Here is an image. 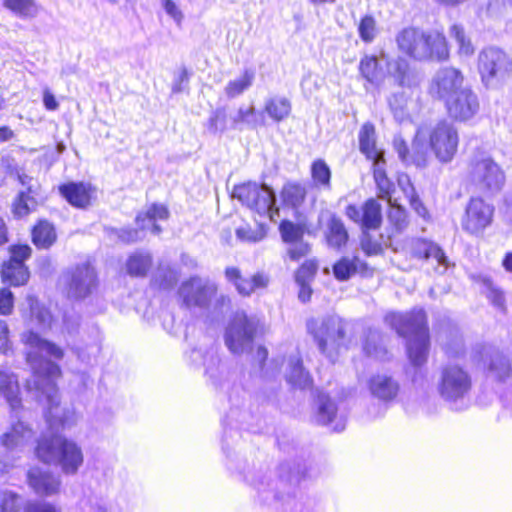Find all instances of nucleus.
<instances>
[{
  "label": "nucleus",
  "mask_w": 512,
  "mask_h": 512,
  "mask_svg": "<svg viewBox=\"0 0 512 512\" xmlns=\"http://www.w3.org/2000/svg\"><path fill=\"white\" fill-rule=\"evenodd\" d=\"M489 371L495 379L504 381L510 376L511 364L504 355L496 353L491 358Z\"/></svg>",
  "instance_id": "nucleus-48"
},
{
  "label": "nucleus",
  "mask_w": 512,
  "mask_h": 512,
  "mask_svg": "<svg viewBox=\"0 0 512 512\" xmlns=\"http://www.w3.org/2000/svg\"><path fill=\"white\" fill-rule=\"evenodd\" d=\"M421 132L418 131L413 142V152L410 154L407 143L401 136H395L393 147L399 158L405 164H414L417 167L424 168L429 163V154L423 145L420 144Z\"/></svg>",
  "instance_id": "nucleus-19"
},
{
  "label": "nucleus",
  "mask_w": 512,
  "mask_h": 512,
  "mask_svg": "<svg viewBox=\"0 0 512 512\" xmlns=\"http://www.w3.org/2000/svg\"><path fill=\"white\" fill-rule=\"evenodd\" d=\"M385 322L406 338L407 354L414 366L423 365L428 356L429 334L427 318L423 309L411 312H392L385 316Z\"/></svg>",
  "instance_id": "nucleus-2"
},
{
  "label": "nucleus",
  "mask_w": 512,
  "mask_h": 512,
  "mask_svg": "<svg viewBox=\"0 0 512 512\" xmlns=\"http://www.w3.org/2000/svg\"><path fill=\"white\" fill-rule=\"evenodd\" d=\"M345 214L365 229H377L382 222L381 205L373 198L368 199L361 208L348 205Z\"/></svg>",
  "instance_id": "nucleus-18"
},
{
  "label": "nucleus",
  "mask_w": 512,
  "mask_h": 512,
  "mask_svg": "<svg viewBox=\"0 0 512 512\" xmlns=\"http://www.w3.org/2000/svg\"><path fill=\"white\" fill-rule=\"evenodd\" d=\"M358 33L362 41L371 43L378 33L376 20L371 15L364 16L358 25Z\"/></svg>",
  "instance_id": "nucleus-50"
},
{
  "label": "nucleus",
  "mask_w": 512,
  "mask_h": 512,
  "mask_svg": "<svg viewBox=\"0 0 512 512\" xmlns=\"http://www.w3.org/2000/svg\"><path fill=\"white\" fill-rule=\"evenodd\" d=\"M468 85L465 84L463 73L454 67L439 69L432 78L429 93L443 102L457 94Z\"/></svg>",
  "instance_id": "nucleus-15"
},
{
  "label": "nucleus",
  "mask_w": 512,
  "mask_h": 512,
  "mask_svg": "<svg viewBox=\"0 0 512 512\" xmlns=\"http://www.w3.org/2000/svg\"><path fill=\"white\" fill-rule=\"evenodd\" d=\"M19 181L24 189L19 192L13 203V212L15 216L23 217L28 215L36 205L33 196L36 194V187L33 184V179L25 174L19 175Z\"/></svg>",
  "instance_id": "nucleus-25"
},
{
  "label": "nucleus",
  "mask_w": 512,
  "mask_h": 512,
  "mask_svg": "<svg viewBox=\"0 0 512 512\" xmlns=\"http://www.w3.org/2000/svg\"><path fill=\"white\" fill-rule=\"evenodd\" d=\"M226 128V112L224 109H217L212 112L208 120V129L212 133L224 131Z\"/></svg>",
  "instance_id": "nucleus-56"
},
{
  "label": "nucleus",
  "mask_w": 512,
  "mask_h": 512,
  "mask_svg": "<svg viewBox=\"0 0 512 512\" xmlns=\"http://www.w3.org/2000/svg\"><path fill=\"white\" fill-rule=\"evenodd\" d=\"M179 296L187 308L208 309L214 301V312L222 313L230 306V299L225 295L217 296L215 283L198 276L183 282L179 288Z\"/></svg>",
  "instance_id": "nucleus-7"
},
{
  "label": "nucleus",
  "mask_w": 512,
  "mask_h": 512,
  "mask_svg": "<svg viewBox=\"0 0 512 512\" xmlns=\"http://www.w3.org/2000/svg\"><path fill=\"white\" fill-rule=\"evenodd\" d=\"M24 512H60L54 505L41 502L31 501L28 502L24 507Z\"/></svg>",
  "instance_id": "nucleus-61"
},
{
  "label": "nucleus",
  "mask_w": 512,
  "mask_h": 512,
  "mask_svg": "<svg viewBox=\"0 0 512 512\" xmlns=\"http://www.w3.org/2000/svg\"><path fill=\"white\" fill-rule=\"evenodd\" d=\"M0 394L8 402L12 418L17 419L11 427L0 437L1 445L8 451L20 450L27 445L32 437L33 431L28 427L19 415L21 399L19 398V387L15 375L0 371Z\"/></svg>",
  "instance_id": "nucleus-4"
},
{
  "label": "nucleus",
  "mask_w": 512,
  "mask_h": 512,
  "mask_svg": "<svg viewBox=\"0 0 512 512\" xmlns=\"http://www.w3.org/2000/svg\"><path fill=\"white\" fill-rule=\"evenodd\" d=\"M306 196V190L299 184H287L283 187L281 197L285 205L297 208Z\"/></svg>",
  "instance_id": "nucleus-46"
},
{
  "label": "nucleus",
  "mask_w": 512,
  "mask_h": 512,
  "mask_svg": "<svg viewBox=\"0 0 512 512\" xmlns=\"http://www.w3.org/2000/svg\"><path fill=\"white\" fill-rule=\"evenodd\" d=\"M365 264L358 257H343L333 266V272L336 279L340 281L348 280L358 270L364 268Z\"/></svg>",
  "instance_id": "nucleus-42"
},
{
  "label": "nucleus",
  "mask_w": 512,
  "mask_h": 512,
  "mask_svg": "<svg viewBox=\"0 0 512 512\" xmlns=\"http://www.w3.org/2000/svg\"><path fill=\"white\" fill-rule=\"evenodd\" d=\"M387 65L388 74L401 87H410L414 84V75L410 70L409 63L403 58H397L389 61L386 54L382 55Z\"/></svg>",
  "instance_id": "nucleus-31"
},
{
  "label": "nucleus",
  "mask_w": 512,
  "mask_h": 512,
  "mask_svg": "<svg viewBox=\"0 0 512 512\" xmlns=\"http://www.w3.org/2000/svg\"><path fill=\"white\" fill-rule=\"evenodd\" d=\"M471 387V376L459 365L448 364L440 370L436 382L437 392L440 398L453 408L461 409L464 407Z\"/></svg>",
  "instance_id": "nucleus-8"
},
{
  "label": "nucleus",
  "mask_w": 512,
  "mask_h": 512,
  "mask_svg": "<svg viewBox=\"0 0 512 512\" xmlns=\"http://www.w3.org/2000/svg\"><path fill=\"white\" fill-rule=\"evenodd\" d=\"M384 157L378 160L373 161L374 166V178L378 185L379 190L382 193V198L388 196L391 191L392 183L386 176L384 169Z\"/></svg>",
  "instance_id": "nucleus-49"
},
{
  "label": "nucleus",
  "mask_w": 512,
  "mask_h": 512,
  "mask_svg": "<svg viewBox=\"0 0 512 512\" xmlns=\"http://www.w3.org/2000/svg\"><path fill=\"white\" fill-rule=\"evenodd\" d=\"M191 360L196 364H203L205 372L209 375L216 387L223 386L221 378L226 374L225 369L220 367V360L214 348H211L202 354L200 349H193L191 352Z\"/></svg>",
  "instance_id": "nucleus-23"
},
{
  "label": "nucleus",
  "mask_w": 512,
  "mask_h": 512,
  "mask_svg": "<svg viewBox=\"0 0 512 512\" xmlns=\"http://www.w3.org/2000/svg\"><path fill=\"white\" fill-rule=\"evenodd\" d=\"M444 103L448 115L460 122L472 119L480 108L478 96L469 85L448 98Z\"/></svg>",
  "instance_id": "nucleus-17"
},
{
  "label": "nucleus",
  "mask_w": 512,
  "mask_h": 512,
  "mask_svg": "<svg viewBox=\"0 0 512 512\" xmlns=\"http://www.w3.org/2000/svg\"><path fill=\"white\" fill-rule=\"evenodd\" d=\"M411 255L418 259H435L438 265L443 267L441 272L447 268V257L443 250L434 242L426 239H413L410 244Z\"/></svg>",
  "instance_id": "nucleus-26"
},
{
  "label": "nucleus",
  "mask_w": 512,
  "mask_h": 512,
  "mask_svg": "<svg viewBox=\"0 0 512 512\" xmlns=\"http://www.w3.org/2000/svg\"><path fill=\"white\" fill-rule=\"evenodd\" d=\"M494 207L480 197H472L461 221L462 229L474 235L483 232L493 220Z\"/></svg>",
  "instance_id": "nucleus-16"
},
{
  "label": "nucleus",
  "mask_w": 512,
  "mask_h": 512,
  "mask_svg": "<svg viewBox=\"0 0 512 512\" xmlns=\"http://www.w3.org/2000/svg\"><path fill=\"white\" fill-rule=\"evenodd\" d=\"M31 315L32 321H34L40 329L45 330L51 327L52 315L48 309L39 306L32 307Z\"/></svg>",
  "instance_id": "nucleus-54"
},
{
  "label": "nucleus",
  "mask_w": 512,
  "mask_h": 512,
  "mask_svg": "<svg viewBox=\"0 0 512 512\" xmlns=\"http://www.w3.org/2000/svg\"><path fill=\"white\" fill-rule=\"evenodd\" d=\"M408 99L409 96L405 91L392 93L388 97L387 101L390 111L393 114L394 119L399 123L410 120V114L408 111Z\"/></svg>",
  "instance_id": "nucleus-39"
},
{
  "label": "nucleus",
  "mask_w": 512,
  "mask_h": 512,
  "mask_svg": "<svg viewBox=\"0 0 512 512\" xmlns=\"http://www.w3.org/2000/svg\"><path fill=\"white\" fill-rule=\"evenodd\" d=\"M316 421L336 432L343 431L346 425L345 417L337 413L336 403L325 394L318 395Z\"/></svg>",
  "instance_id": "nucleus-21"
},
{
  "label": "nucleus",
  "mask_w": 512,
  "mask_h": 512,
  "mask_svg": "<svg viewBox=\"0 0 512 512\" xmlns=\"http://www.w3.org/2000/svg\"><path fill=\"white\" fill-rule=\"evenodd\" d=\"M1 276L4 283L13 286L24 285L29 279V271L25 264H17L11 261L4 263Z\"/></svg>",
  "instance_id": "nucleus-38"
},
{
  "label": "nucleus",
  "mask_w": 512,
  "mask_h": 512,
  "mask_svg": "<svg viewBox=\"0 0 512 512\" xmlns=\"http://www.w3.org/2000/svg\"><path fill=\"white\" fill-rule=\"evenodd\" d=\"M232 196L261 218L277 222L279 209L275 207L276 196L267 185L251 182L237 185L233 189Z\"/></svg>",
  "instance_id": "nucleus-10"
},
{
  "label": "nucleus",
  "mask_w": 512,
  "mask_h": 512,
  "mask_svg": "<svg viewBox=\"0 0 512 512\" xmlns=\"http://www.w3.org/2000/svg\"><path fill=\"white\" fill-rule=\"evenodd\" d=\"M363 350L366 355L383 359L386 355L383 336L378 330L369 329L363 344Z\"/></svg>",
  "instance_id": "nucleus-43"
},
{
  "label": "nucleus",
  "mask_w": 512,
  "mask_h": 512,
  "mask_svg": "<svg viewBox=\"0 0 512 512\" xmlns=\"http://www.w3.org/2000/svg\"><path fill=\"white\" fill-rule=\"evenodd\" d=\"M478 70L485 86H493L510 75L512 61L501 49L487 47L479 53Z\"/></svg>",
  "instance_id": "nucleus-11"
},
{
  "label": "nucleus",
  "mask_w": 512,
  "mask_h": 512,
  "mask_svg": "<svg viewBox=\"0 0 512 512\" xmlns=\"http://www.w3.org/2000/svg\"><path fill=\"white\" fill-rule=\"evenodd\" d=\"M325 238L330 248L339 250L346 245L348 232L340 218L334 215L330 216L325 231Z\"/></svg>",
  "instance_id": "nucleus-33"
},
{
  "label": "nucleus",
  "mask_w": 512,
  "mask_h": 512,
  "mask_svg": "<svg viewBox=\"0 0 512 512\" xmlns=\"http://www.w3.org/2000/svg\"><path fill=\"white\" fill-rule=\"evenodd\" d=\"M160 4L165 12L177 23L183 20V13L173 0H160Z\"/></svg>",
  "instance_id": "nucleus-60"
},
{
  "label": "nucleus",
  "mask_w": 512,
  "mask_h": 512,
  "mask_svg": "<svg viewBox=\"0 0 512 512\" xmlns=\"http://www.w3.org/2000/svg\"><path fill=\"white\" fill-rule=\"evenodd\" d=\"M29 486L38 495L50 496L58 492L61 481L49 471L34 467L27 474Z\"/></svg>",
  "instance_id": "nucleus-22"
},
{
  "label": "nucleus",
  "mask_w": 512,
  "mask_h": 512,
  "mask_svg": "<svg viewBox=\"0 0 512 512\" xmlns=\"http://www.w3.org/2000/svg\"><path fill=\"white\" fill-rule=\"evenodd\" d=\"M290 246L287 250L289 258L293 261H299L301 258L307 256L310 252V246L303 239L289 243Z\"/></svg>",
  "instance_id": "nucleus-55"
},
{
  "label": "nucleus",
  "mask_w": 512,
  "mask_h": 512,
  "mask_svg": "<svg viewBox=\"0 0 512 512\" xmlns=\"http://www.w3.org/2000/svg\"><path fill=\"white\" fill-rule=\"evenodd\" d=\"M406 180L408 183V188H404L405 196L409 199L410 205L415 210V212L422 218H426L428 216L426 207L422 204L419 197L417 196L415 188L411 184L410 179L406 178Z\"/></svg>",
  "instance_id": "nucleus-53"
},
{
  "label": "nucleus",
  "mask_w": 512,
  "mask_h": 512,
  "mask_svg": "<svg viewBox=\"0 0 512 512\" xmlns=\"http://www.w3.org/2000/svg\"><path fill=\"white\" fill-rule=\"evenodd\" d=\"M232 122L235 128H241L242 125H246L251 129H255L259 126L266 125V119L262 112H256L253 106L243 107L241 106L235 116L232 118Z\"/></svg>",
  "instance_id": "nucleus-37"
},
{
  "label": "nucleus",
  "mask_w": 512,
  "mask_h": 512,
  "mask_svg": "<svg viewBox=\"0 0 512 512\" xmlns=\"http://www.w3.org/2000/svg\"><path fill=\"white\" fill-rule=\"evenodd\" d=\"M61 195L73 206L84 208L90 204L92 188L85 183H68L59 187Z\"/></svg>",
  "instance_id": "nucleus-27"
},
{
  "label": "nucleus",
  "mask_w": 512,
  "mask_h": 512,
  "mask_svg": "<svg viewBox=\"0 0 512 512\" xmlns=\"http://www.w3.org/2000/svg\"><path fill=\"white\" fill-rule=\"evenodd\" d=\"M237 238L242 241L257 242L263 238L262 232H255L249 227H239L236 229Z\"/></svg>",
  "instance_id": "nucleus-62"
},
{
  "label": "nucleus",
  "mask_w": 512,
  "mask_h": 512,
  "mask_svg": "<svg viewBox=\"0 0 512 512\" xmlns=\"http://www.w3.org/2000/svg\"><path fill=\"white\" fill-rule=\"evenodd\" d=\"M255 73L250 69H245L243 74L234 80H231L225 86V94L228 98H235L249 89L254 81Z\"/></svg>",
  "instance_id": "nucleus-44"
},
{
  "label": "nucleus",
  "mask_w": 512,
  "mask_h": 512,
  "mask_svg": "<svg viewBox=\"0 0 512 512\" xmlns=\"http://www.w3.org/2000/svg\"><path fill=\"white\" fill-rule=\"evenodd\" d=\"M449 36L457 44V53L461 57H470L474 54L475 48L471 39L466 35L465 29L460 24H453L449 28Z\"/></svg>",
  "instance_id": "nucleus-41"
},
{
  "label": "nucleus",
  "mask_w": 512,
  "mask_h": 512,
  "mask_svg": "<svg viewBox=\"0 0 512 512\" xmlns=\"http://www.w3.org/2000/svg\"><path fill=\"white\" fill-rule=\"evenodd\" d=\"M14 304L13 293L8 289L0 290V314L8 315L12 312Z\"/></svg>",
  "instance_id": "nucleus-59"
},
{
  "label": "nucleus",
  "mask_w": 512,
  "mask_h": 512,
  "mask_svg": "<svg viewBox=\"0 0 512 512\" xmlns=\"http://www.w3.org/2000/svg\"><path fill=\"white\" fill-rule=\"evenodd\" d=\"M505 178L503 169L491 156L478 153L470 159L468 179L480 192L491 195L499 192Z\"/></svg>",
  "instance_id": "nucleus-9"
},
{
  "label": "nucleus",
  "mask_w": 512,
  "mask_h": 512,
  "mask_svg": "<svg viewBox=\"0 0 512 512\" xmlns=\"http://www.w3.org/2000/svg\"><path fill=\"white\" fill-rule=\"evenodd\" d=\"M396 42L401 52L416 60L444 61L449 57L446 37L437 31L407 27L397 34Z\"/></svg>",
  "instance_id": "nucleus-3"
},
{
  "label": "nucleus",
  "mask_w": 512,
  "mask_h": 512,
  "mask_svg": "<svg viewBox=\"0 0 512 512\" xmlns=\"http://www.w3.org/2000/svg\"><path fill=\"white\" fill-rule=\"evenodd\" d=\"M389 219L392 222H395V225L398 230L403 229L406 225L405 211L400 207H393V209L389 213Z\"/></svg>",
  "instance_id": "nucleus-64"
},
{
  "label": "nucleus",
  "mask_w": 512,
  "mask_h": 512,
  "mask_svg": "<svg viewBox=\"0 0 512 512\" xmlns=\"http://www.w3.org/2000/svg\"><path fill=\"white\" fill-rule=\"evenodd\" d=\"M142 229H133V228H125V229H112L111 232L114 233L117 238L123 243H134L143 238Z\"/></svg>",
  "instance_id": "nucleus-57"
},
{
  "label": "nucleus",
  "mask_w": 512,
  "mask_h": 512,
  "mask_svg": "<svg viewBox=\"0 0 512 512\" xmlns=\"http://www.w3.org/2000/svg\"><path fill=\"white\" fill-rule=\"evenodd\" d=\"M292 105L288 98L283 96H272L265 100L263 114L266 113L274 122H282L291 113Z\"/></svg>",
  "instance_id": "nucleus-32"
},
{
  "label": "nucleus",
  "mask_w": 512,
  "mask_h": 512,
  "mask_svg": "<svg viewBox=\"0 0 512 512\" xmlns=\"http://www.w3.org/2000/svg\"><path fill=\"white\" fill-rule=\"evenodd\" d=\"M20 509L19 496L11 491L0 492V512H18Z\"/></svg>",
  "instance_id": "nucleus-52"
},
{
  "label": "nucleus",
  "mask_w": 512,
  "mask_h": 512,
  "mask_svg": "<svg viewBox=\"0 0 512 512\" xmlns=\"http://www.w3.org/2000/svg\"><path fill=\"white\" fill-rule=\"evenodd\" d=\"M258 322L244 312H237L225 332V344L233 354H242L251 349Z\"/></svg>",
  "instance_id": "nucleus-12"
},
{
  "label": "nucleus",
  "mask_w": 512,
  "mask_h": 512,
  "mask_svg": "<svg viewBox=\"0 0 512 512\" xmlns=\"http://www.w3.org/2000/svg\"><path fill=\"white\" fill-rule=\"evenodd\" d=\"M36 455L44 463L57 465L66 475H74L83 465L81 447L62 436L43 437L38 441Z\"/></svg>",
  "instance_id": "nucleus-5"
},
{
  "label": "nucleus",
  "mask_w": 512,
  "mask_h": 512,
  "mask_svg": "<svg viewBox=\"0 0 512 512\" xmlns=\"http://www.w3.org/2000/svg\"><path fill=\"white\" fill-rule=\"evenodd\" d=\"M311 176L317 187L331 188V170L324 160L317 159L312 163Z\"/></svg>",
  "instance_id": "nucleus-45"
},
{
  "label": "nucleus",
  "mask_w": 512,
  "mask_h": 512,
  "mask_svg": "<svg viewBox=\"0 0 512 512\" xmlns=\"http://www.w3.org/2000/svg\"><path fill=\"white\" fill-rule=\"evenodd\" d=\"M286 379L292 386L300 389L307 388L312 383L310 374L305 371L302 361L298 356H291L289 358Z\"/></svg>",
  "instance_id": "nucleus-34"
},
{
  "label": "nucleus",
  "mask_w": 512,
  "mask_h": 512,
  "mask_svg": "<svg viewBox=\"0 0 512 512\" xmlns=\"http://www.w3.org/2000/svg\"><path fill=\"white\" fill-rule=\"evenodd\" d=\"M21 340L26 346V359L32 369V377L27 381L28 389L35 391L38 401L46 404L45 417L49 425L63 424V419L58 413L59 398L56 386L61 370L56 363L43 356L48 355L60 360L64 355L63 350L32 330L24 332Z\"/></svg>",
  "instance_id": "nucleus-1"
},
{
  "label": "nucleus",
  "mask_w": 512,
  "mask_h": 512,
  "mask_svg": "<svg viewBox=\"0 0 512 512\" xmlns=\"http://www.w3.org/2000/svg\"><path fill=\"white\" fill-rule=\"evenodd\" d=\"M482 293L494 307L501 311L505 310L504 293L489 278H483L482 280Z\"/></svg>",
  "instance_id": "nucleus-47"
},
{
  "label": "nucleus",
  "mask_w": 512,
  "mask_h": 512,
  "mask_svg": "<svg viewBox=\"0 0 512 512\" xmlns=\"http://www.w3.org/2000/svg\"><path fill=\"white\" fill-rule=\"evenodd\" d=\"M429 146L442 163L450 162L458 149L459 134L455 125L447 120L436 123L428 132Z\"/></svg>",
  "instance_id": "nucleus-13"
},
{
  "label": "nucleus",
  "mask_w": 512,
  "mask_h": 512,
  "mask_svg": "<svg viewBox=\"0 0 512 512\" xmlns=\"http://www.w3.org/2000/svg\"><path fill=\"white\" fill-rule=\"evenodd\" d=\"M11 258L9 261L24 264V261L31 256L32 249L28 245H16L10 249Z\"/></svg>",
  "instance_id": "nucleus-58"
},
{
  "label": "nucleus",
  "mask_w": 512,
  "mask_h": 512,
  "mask_svg": "<svg viewBox=\"0 0 512 512\" xmlns=\"http://www.w3.org/2000/svg\"><path fill=\"white\" fill-rule=\"evenodd\" d=\"M249 481L257 489L258 493L263 495L264 501H269L271 491L268 488L271 486V481L264 476L260 480L251 479Z\"/></svg>",
  "instance_id": "nucleus-63"
},
{
  "label": "nucleus",
  "mask_w": 512,
  "mask_h": 512,
  "mask_svg": "<svg viewBox=\"0 0 512 512\" xmlns=\"http://www.w3.org/2000/svg\"><path fill=\"white\" fill-rule=\"evenodd\" d=\"M152 266V256L146 251H136L126 261V271L132 277H144Z\"/></svg>",
  "instance_id": "nucleus-36"
},
{
  "label": "nucleus",
  "mask_w": 512,
  "mask_h": 512,
  "mask_svg": "<svg viewBox=\"0 0 512 512\" xmlns=\"http://www.w3.org/2000/svg\"><path fill=\"white\" fill-rule=\"evenodd\" d=\"M62 282L68 297L73 299H84L98 287L97 273L89 263L68 269L62 276Z\"/></svg>",
  "instance_id": "nucleus-14"
},
{
  "label": "nucleus",
  "mask_w": 512,
  "mask_h": 512,
  "mask_svg": "<svg viewBox=\"0 0 512 512\" xmlns=\"http://www.w3.org/2000/svg\"><path fill=\"white\" fill-rule=\"evenodd\" d=\"M384 52L380 53V56L375 55H364L359 63L360 75L371 85L378 86L384 77V72L381 67V63L385 60L382 59Z\"/></svg>",
  "instance_id": "nucleus-28"
},
{
  "label": "nucleus",
  "mask_w": 512,
  "mask_h": 512,
  "mask_svg": "<svg viewBox=\"0 0 512 512\" xmlns=\"http://www.w3.org/2000/svg\"><path fill=\"white\" fill-rule=\"evenodd\" d=\"M308 332L313 336L320 352L334 362L342 349L347 348L345 323L338 316L310 319Z\"/></svg>",
  "instance_id": "nucleus-6"
},
{
  "label": "nucleus",
  "mask_w": 512,
  "mask_h": 512,
  "mask_svg": "<svg viewBox=\"0 0 512 512\" xmlns=\"http://www.w3.org/2000/svg\"><path fill=\"white\" fill-rule=\"evenodd\" d=\"M169 212L164 205L152 204L146 212L139 213L136 217V222L139 228L151 229V232L158 235L162 229L156 224L157 220H165L168 218Z\"/></svg>",
  "instance_id": "nucleus-29"
},
{
  "label": "nucleus",
  "mask_w": 512,
  "mask_h": 512,
  "mask_svg": "<svg viewBox=\"0 0 512 512\" xmlns=\"http://www.w3.org/2000/svg\"><path fill=\"white\" fill-rule=\"evenodd\" d=\"M2 4L21 19H34L41 11V6L36 0H2Z\"/></svg>",
  "instance_id": "nucleus-35"
},
{
  "label": "nucleus",
  "mask_w": 512,
  "mask_h": 512,
  "mask_svg": "<svg viewBox=\"0 0 512 512\" xmlns=\"http://www.w3.org/2000/svg\"><path fill=\"white\" fill-rule=\"evenodd\" d=\"M360 151L370 160L375 161L384 157L382 150L376 146L375 127L371 123H365L359 131Z\"/></svg>",
  "instance_id": "nucleus-30"
},
{
  "label": "nucleus",
  "mask_w": 512,
  "mask_h": 512,
  "mask_svg": "<svg viewBox=\"0 0 512 512\" xmlns=\"http://www.w3.org/2000/svg\"><path fill=\"white\" fill-rule=\"evenodd\" d=\"M225 276L228 281L235 285L237 291L244 296L250 295L258 288L266 287L268 283V278L261 273H257L251 278H243L239 269L236 267L226 268Z\"/></svg>",
  "instance_id": "nucleus-24"
},
{
  "label": "nucleus",
  "mask_w": 512,
  "mask_h": 512,
  "mask_svg": "<svg viewBox=\"0 0 512 512\" xmlns=\"http://www.w3.org/2000/svg\"><path fill=\"white\" fill-rule=\"evenodd\" d=\"M367 388L372 397L382 402H390L398 395L400 386L391 375L378 373L367 380Z\"/></svg>",
  "instance_id": "nucleus-20"
},
{
  "label": "nucleus",
  "mask_w": 512,
  "mask_h": 512,
  "mask_svg": "<svg viewBox=\"0 0 512 512\" xmlns=\"http://www.w3.org/2000/svg\"><path fill=\"white\" fill-rule=\"evenodd\" d=\"M279 230L283 241L286 243H292L303 239V228L300 225L294 224L291 221H282Z\"/></svg>",
  "instance_id": "nucleus-51"
},
{
  "label": "nucleus",
  "mask_w": 512,
  "mask_h": 512,
  "mask_svg": "<svg viewBox=\"0 0 512 512\" xmlns=\"http://www.w3.org/2000/svg\"><path fill=\"white\" fill-rule=\"evenodd\" d=\"M32 240L38 248H49L56 241L54 226L47 221H40L32 231Z\"/></svg>",
  "instance_id": "nucleus-40"
}]
</instances>
